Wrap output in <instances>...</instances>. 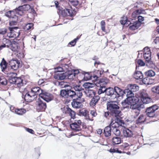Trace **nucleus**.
<instances>
[{"label": "nucleus", "mask_w": 159, "mask_h": 159, "mask_svg": "<svg viewBox=\"0 0 159 159\" xmlns=\"http://www.w3.org/2000/svg\"><path fill=\"white\" fill-rule=\"evenodd\" d=\"M84 89L79 85H74L71 88L61 89L60 95L62 97L67 98H81Z\"/></svg>", "instance_id": "nucleus-1"}, {"label": "nucleus", "mask_w": 159, "mask_h": 159, "mask_svg": "<svg viewBox=\"0 0 159 159\" xmlns=\"http://www.w3.org/2000/svg\"><path fill=\"white\" fill-rule=\"evenodd\" d=\"M99 93H105L106 95L109 96L111 99L116 98L117 100L119 99L120 97H123L122 89L119 87L116 86L114 88L111 87L106 88L103 91L100 90Z\"/></svg>", "instance_id": "nucleus-2"}, {"label": "nucleus", "mask_w": 159, "mask_h": 159, "mask_svg": "<svg viewBox=\"0 0 159 159\" xmlns=\"http://www.w3.org/2000/svg\"><path fill=\"white\" fill-rule=\"evenodd\" d=\"M107 109L110 111V115L116 117H119L121 111L120 110V107L116 101L108 102L107 103Z\"/></svg>", "instance_id": "nucleus-3"}, {"label": "nucleus", "mask_w": 159, "mask_h": 159, "mask_svg": "<svg viewBox=\"0 0 159 159\" xmlns=\"http://www.w3.org/2000/svg\"><path fill=\"white\" fill-rule=\"evenodd\" d=\"M54 3L56 8H58L57 13L59 15H61L65 17L67 16H72L75 15L76 11L75 10H72L71 7L63 9L59 6L57 1H55Z\"/></svg>", "instance_id": "nucleus-4"}, {"label": "nucleus", "mask_w": 159, "mask_h": 159, "mask_svg": "<svg viewBox=\"0 0 159 159\" xmlns=\"http://www.w3.org/2000/svg\"><path fill=\"white\" fill-rule=\"evenodd\" d=\"M127 88V89L124 90L122 89L123 96L125 94L131 97H135L133 92L138 90L139 87L135 84H129L128 85Z\"/></svg>", "instance_id": "nucleus-5"}, {"label": "nucleus", "mask_w": 159, "mask_h": 159, "mask_svg": "<svg viewBox=\"0 0 159 159\" xmlns=\"http://www.w3.org/2000/svg\"><path fill=\"white\" fill-rule=\"evenodd\" d=\"M159 108L157 104L153 105L146 109V115L148 117L156 118L158 116V113L156 111Z\"/></svg>", "instance_id": "nucleus-6"}, {"label": "nucleus", "mask_w": 159, "mask_h": 159, "mask_svg": "<svg viewBox=\"0 0 159 159\" xmlns=\"http://www.w3.org/2000/svg\"><path fill=\"white\" fill-rule=\"evenodd\" d=\"M14 10L9 11L5 13V15L10 19L9 25L11 26L16 25L17 23L18 17Z\"/></svg>", "instance_id": "nucleus-7"}, {"label": "nucleus", "mask_w": 159, "mask_h": 159, "mask_svg": "<svg viewBox=\"0 0 159 159\" xmlns=\"http://www.w3.org/2000/svg\"><path fill=\"white\" fill-rule=\"evenodd\" d=\"M133 102L132 104H130L129 108L133 109L135 110V112H137V116L139 113V111L141 109L143 108L144 107V105L141 103H139V99L137 97H133Z\"/></svg>", "instance_id": "nucleus-8"}, {"label": "nucleus", "mask_w": 159, "mask_h": 159, "mask_svg": "<svg viewBox=\"0 0 159 159\" xmlns=\"http://www.w3.org/2000/svg\"><path fill=\"white\" fill-rule=\"evenodd\" d=\"M30 7V6L29 4H24L19 6L13 10L15 11L16 14L22 16L24 14L26 11L29 10Z\"/></svg>", "instance_id": "nucleus-9"}, {"label": "nucleus", "mask_w": 159, "mask_h": 159, "mask_svg": "<svg viewBox=\"0 0 159 159\" xmlns=\"http://www.w3.org/2000/svg\"><path fill=\"white\" fill-rule=\"evenodd\" d=\"M17 26L9 27V32H7V36L9 38H16L19 36L20 34L19 31H16L18 29Z\"/></svg>", "instance_id": "nucleus-10"}, {"label": "nucleus", "mask_w": 159, "mask_h": 159, "mask_svg": "<svg viewBox=\"0 0 159 159\" xmlns=\"http://www.w3.org/2000/svg\"><path fill=\"white\" fill-rule=\"evenodd\" d=\"M140 96L141 100L143 104H148L150 103L152 101L150 98L145 90H143L140 92Z\"/></svg>", "instance_id": "nucleus-11"}, {"label": "nucleus", "mask_w": 159, "mask_h": 159, "mask_svg": "<svg viewBox=\"0 0 159 159\" xmlns=\"http://www.w3.org/2000/svg\"><path fill=\"white\" fill-rule=\"evenodd\" d=\"M69 98L72 99L71 105L73 107L75 108H80L83 107V105L82 103L84 100L83 99L82 100L80 99L81 98H78L77 97H75V98Z\"/></svg>", "instance_id": "nucleus-12"}, {"label": "nucleus", "mask_w": 159, "mask_h": 159, "mask_svg": "<svg viewBox=\"0 0 159 159\" xmlns=\"http://www.w3.org/2000/svg\"><path fill=\"white\" fill-rule=\"evenodd\" d=\"M127 98L123 100L121 102L122 107L123 109L125 108L129 109L130 104H132L133 99V97H131L126 95Z\"/></svg>", "instance_id": "nucleus-13"}, {"label": "nucleus", "mask_w": 159, "mask_h": 159, "mask_svg": "<svg viewBox=\"0 0 159 159\" xmlns=\"http://www.w3.org/2000/svg\"><path fill=\"white\" fill-rule=\"evenodd\" d=\"M81 123L80 120H75L74 123L70 124V128L75 132L80 131L81 130L80 127Z\"/></svg>", "instance_id": "nucleus-14"}, {"label": "nucleus", "mask_w": 159, "mask_h": 159, "mask_svg": "<svg viewBox=\"0 0 159 159\" xmlns=\"http://www.w3.org/2000/svg\"><path fill=\"white\" fill-rule=\"evenodd\" d=\"M36 109L39 111H44L47 107L46 103L40 98L37 102Z\"/></svg>", "instance_id": "nucleus-15"}, {"label": "nucleus", "mask_w": 159, "mask_h": 159, "mask_svg": "<svg viewBox=\"0 0 159 159\" xmlns=\"http://www.w3.org/2000/svg\"><path fill=\"white\" fill-rule=\"evenodd\" d=\"M22 97L27 102H30L33 100L32 98L27 89H25L22 93Z\"/></svg>", "instance_id": "nucleus-16"}, {"label": "nucleus", "mask_w": 159, "mask_h": 159, "mask_svg": "<svg viewBox=\"0 0 159 159\" xmlns=\"http://www.w3.org/2000/svg\"><path fill=\"white\" fill-rule=\"evenodd\" d=\"M66 72L55 73L54 75V78L57 80H63L67 79Z\"/></svg>", "instance_id": "nucleus-17"}, {"label": "nucleus", "mask_w": 159, "mask_h": 159, "mask_svg": "<svg viewBox=\"0 0 159 159\" xmlns=\"http://www.w3.org/2000/svg\"><path fill=\"white\" fill-rule=\"evenodd\" d=\"M124 137L126 138L131 137L133 135V131L128 128H126L123 130Z\"/></svg>", "instance_id": "nucleus-18"}, {"label": "nucleus", "mask_w": 159, "mask_h": 159, "mask_svg": "<svg viewBox=\"0 0 159 159\" xmlns=\"http://www.w3.org/2000/svg\"><path fill=\"white\" fill-rule=\"evenodd\" d=\"M104 72V71L103 69L101 70H95L94 72V74L93 75V78L95 80H97L98 78L101 77V75Z\"/></svg>", "instance_id": "nucleus-19"}, {"label": "nucleus", "mask_w": 159, "mask_h": 159, "mask_svg": "<svg viewBox=\"0 0 159 159\" xmlns=\"http://www.w3.org/2000/svg\"><path fill=\"white\" fill-rule=\"evenodd\" d=\"M109 80L106 77L101 78L99 80L98 83L99 86H103V85L106 86L109 83Z\"/></svg>", "instance_id": "nucleus-20"}, {"label": "nucleus", "mask_w": 159, "mask_h": 159, "mask_svg": "<svg viewBox=\"0 0 159 159\" xmlns=\"http://www.w3.org/2000/svg\"><path fill=\"white\" fill-rule=\"evenodd\" d=\"M109 126H110L112 129H114L120 128L116 119L114 120L113 119H111V122Z\"/></svg>", "instance_id": "nucleus-21"}, {"label": "nucleus", "mask_w": 159, "mask_h": 159, "mask_svg": "<svg viewBox=\"0 0 159 159\" xmlns=\"http://www.w3.org/2000/svg\"><path fill=\"white\" fill-rule=\"evenodd\" d=\"M111 131L112 129L109 125L106 126L104 129V133L105 136L106 137L110 136L111 134Z\"/></svg>", "instance_id": "nucleus-22"}, {"label": "nucleus", "mask_w": 159, "mask_h": 159, "mask_svg": "<svg viewBox=\"0 0 159 159\" xmlns=\"http://www.w3.org/2000/svg\"><path fill=\"white\" fill-rule=\"evenodd\" d=\"M66 83V82H65L63 81L61 82L57 81L56 82L55 84L58 86H59L61 88H66V87H68L67 88H71V86L67 84Z\"/></svg>", "instance_id": "nucleus-23"}, {"label": "nucleus", "mask_w": 159, "mask_h": 159, "mask_svg": "<svg viewBox=\"0 0 159 159\" xmlns=\"http://www.w3.org/2000/svg\"><path fill=\"white\" fill-rule=\"evenodd\" d=\"M131 25L129 28L130 30H134L138 29L141 25V23L139 22H136V21L134 22L133 24L130 23Z\"/></svg>", "instance_id": "nucleus-24"}, {"label": "nucleus", "mask_w": 159, "mask_h": 159, "mask_svg": "<svg viewBox=\"0 0 159 159\" xmlns=\"http://www.w3.org/2000/svg\"><path fill=\"white\" fill-rule=\"evenodd\" d=\"M134 77L136 80H142L144 76L140 71H136L133 75Z\"/></svg>", "instance_id": "nucleus-25"}, {"label": "nucleus", "mask_w": 159, "mask_h": 159, "mask_svg": "<svg viewBox=\"0 0 159 159\" xmlns=\"http://www.w3.org/2000/svg\"><path fill=\"white\" fill-rule=\"evenodd\" d=\"M81 73L84 75V79L85 80H90L93 77V75H91L90 72H86L84 71H82Z\"/></svg>", "instance_id": "nucleus-26"}, {"label": "nucleus", "mask_w": 159, "mask_h": 159, "mask_svg": "<svg viewBox=\"0 0 159 159\" xmlns=\"http://www.w3.org/2000/svg\"><path fill=\"white\" fill-rule=\"evenodd\" d=\"M112 140L113 145L119 144L121 143V141L120 137L117 136L113 137L112 138Z\"/></svg>", "instance_id": "nucleus-27"}, {"label": "nucleus", "mask_w": 159, "mask_h": 159, "mask_svg": "<svg viewBox=\"0 0 159 159\" xmlns=\"http://www.w3.org/2000/svg\"><path fill=\"white\" fill-rule=\"evenodd\" d=\"M100 99V97L98 96H95L92 99L90 102V105L91 106H94L98 102Z\"/></svg>", "instance_id": "nucleus-28"}, {"label": "nucleus", "mask_w": 159, "mask_h": 159, "mask_svg": "<svg viewBox=\"0 0 159 159\" xmlns=\"http://www.w3.org/2000/svg\"><path fill=\"white\" fill-rule=\"evenodd\" d=\"M14 59H12L10 61V64L11 66V69L14 70H16L19 67L18 66L17 64L14 62Z\"/></svg>", "instance_id": "nucleus-29"}, {"label": "nucleus", "mask_w": 159, "mask_h": 159, "mask_svg": "<svg viewBox=\"0 0 159 159\" xmlns=\"http://www.w3.org/2000/svg\"><path fill=\"white\" fill-rule=\"evenodd\" d=\"M146 66L150 68H155L156 66L151 60L145 61Z\"/></svg>", "instance_id": "nucleus-30"}, {"label": "nucleus", "mask_w": 159, "mask_h": 159, "mask_svg": "<svg viewBox=\"0 0 159 159\" xmlns=\"http://www.w3.org/2000/svg\"><path fill=\"white\" fill-rule=\"evenodd\" d=\"M156 75L155 72L152 70H149L145 72V76L151 77L154 76Z\"/></svg>", "instance_id": "nucleus-31"}, {"label": "nucleus", "mask_w": 159, "mask_h": 159, "mask_svg": "<svg viewBox=\"0 0 159 159\" xmlns=\"http://www.w3.org/2000/svg\"><path fill=\"white\" fill-rule=\"evenodd\" d=\"M67 112L69 114L71 118L74 119L75 118V112L74 111L68 107L67 108Z\"/></svg>", "instance_id": "nucleus-32"}, {"label": "nucleus", "mask_w": 159, "mask_h": 159, "mask_svg": "<svg viewBox=\"0 0 159 159\" xmlns=\"http://www.w3.org/2000/svg\"><path fill=\"white\" fill-rule=\"evenodd\" d=\"M31 89L32 92H34L36 95H39V96L41 92H42V90L38 87L32 88Z\"/></svg>", "instance_id": "nucleus-33"}, {"label": "nucleus", "mask_w": 159, "mask_h": 159, "mask_svg": "<svg viewBox=\"0 0 159 159\" xmlns=\"http://www.w3.org/2000/svg\"><path fill=\"white\" fill-rule=\"evenodd\" d=\"M88 114V112L87 110L82 109L79 110L78 115L80 116H84L85 118H87Z\"/></svg>", "instance_id": "nucleus-34"}, {"label": "nucleus", "mask_w": 159, "mask_h": 159, "mask_svg": "<svg viewBox=\"0 0 159 159\" xmlns=\"http://www.w3.org/2000/svg\"><path fill=\"white\" fill-rule=\"evenodd\" d=\"M145 121V117L143 115H141L136 120V123L139 124L144 123Z\"/></svg>", "instance_id": "nucleus-35"}, {"label": "nucleus", "mask_w": 159, "mask_h": 159, "mask_svg": "<svg viewBox=\"0 0 159 159\" xmlns=\"http://www.w3.org/2000/svg\"><path fill=\"white\" fill-rule=\"evenodd\" d=\"M151 51L143 52V57L145 61L151 60Z\"/></svg>", "instance_id": "nucleus-36"}, {"label": "nucleus", "mask_w": 159, "mask_h": 159, "mask_svg": "<svg viewBox=\"0 0 159 159\" xmlns=\"http://www.w3.org/2000/svg\"><path fill=\"white\" fill-rule=\"evenodd\" d=\"M70 1V3L74 6H77V8H79L81 7V3L79 1Z\"/></svg>", "instance_id": "nucleus-37"}, {"label": "nucleus", "mask_w": 159, "mask_h": 159, "mask_svg": "<svg viewBox=\"0 0 159 159\" xmlns=\"http://www.w3.org/2000/svg\"><path fill=\"white\" fill-rule=\"evenodd\" d=\"M2 71H4L7 66V63L4 59L3 58L2 61L0 64Z\"/></svg>", "instance_id": "nucleus-38"}, {"label": "nucleus", "mask_w": 159, "mask_h": 159, "mask_svg": "<svg viewBox=\"0 0 159 159\" xmlns=\"http://www.w3.org/2000/svg\"><path fill=\"white\" fill-rule=\"evenodd\" d=\"M34 24L33 23H28L24 27V29L25 30H29L33 29Z\"/></svg>", "instance_id": "nucleus-39"}, {"label": "nucleus", "mask_w": 159, "mask_h": 159, "mask_svg": "<svg viewBox=\"0 0 159 159\" xmlns=\"http://www.w3.org/2000/svg\"><path fill=\"white\" fill-rule=\"evenodd\" d=\"M26 112V110L24 109L21 108L15 110V113L18 115H22L25 113Z\"/></svg>", "instance_id": "nucleus-40"}, {"label": "nucleus", "mask_w": 159, "mask_h": 159, "mask_svg": "<svg viewBox=\"0 0 159 159\" xmlns=\"http://www.w3.org/2000/svg\"><path fill=\"white\" fill-rule=\"evenodd\" d=\"M95 84H94L90 83L89 82H86L84 83L83 84V86L86 89H89L92 88L94 87Z\"/></svg>", "instance_id": "nucleus-41"}, {"label": "nucleus", "mask_w": 159, "mask_h": 159, "mask_svg": "<svg viewBox=\"0 0 159 159\" xmlns=\"http://www.w3.org/2000/svg\"><path fill=\"white\" fill-rule=\"evenodd\" d=\"M16 77L14 76H10L8 79V82L11 84H16Z\"/></svg>", "instance_id": "nucleus-42"}, {"label": "nucleus", "mask_w": 159, "mask_h": 159, "mask_svg": "<svg viewBox=\"0 0 159 159\" xmlns=\"http://www.w3.org/2000/svg\"><path fill=\"white\" fill-rule=\"evenodd\" d=\"M112 132H113L114 134L117 136H120L121 134L120 128L112 129Z\"/></svg>", "instance_id": "nucleus-43"}, {"label": "nucleus", "mask_w": 159, "mask_h": 159, "mask_svg": "<svg viewBox=\"0 0 159 159\" xmlns=\"http://www.w3.org/2000/svg\"><path fill=\"white\" fill-rule=\"evenodd\" d=\"M66 73L67 74H66V75H67V79H68L70 80H72L75 77L69 70L66 71Z\"/></svg>", "instance_id": "nucleus-44"}, {"label": "nucleus", "mask_w": 159, "mask_h": 159, "mask_svg": "<svg viewBox=\"0 0 159 159\" xmlns=\"http://www.w3.org/2000/svg\"><path fill=\"white\" fill-rule=\"evenodd\" d=\"M16 84H17V86L18 87L23 85V80L20 77H16Z\"/></svg>", "instance_id": "nucleus-45"}, {"label": "nucleus", "mask_w": 159, "mask_h": 159, "mask_svg": "<svg viewBox=\"0 0 159 159\" xmlns=\"http://www.w3.org/2000/svg\"><path fill=\"white\" fill-rule=\"evenodd\" d=\"M0 83L4 85H6L7 84V80L3 76L0 77Z\"/></svg>", "instance_id": "nucleus-46"}, {"label": "nucleus", "mask_w": 159, "mask_h": 159, "mask_svg": "<svg viewBox=\"0 0 159 159\" xmlns=\"http://www.w3.org/2000/svg\"><path fill=\"white\" fill-rule=\"evenodd\" d=\"M150 79L149 78V77L147 76H144V77L143 78L142 80L143 81V82L145 84H150L149 81V80Z\"/></svg>", "instance_id": "nucleus-47"}, {"label": "nucleus", "mask_w": 159, "mask_h": 159, "mask_svg": "<svg viewBox=\"0 0 159 159\" xmlns=\"http://www.w3.org/2000/svg\"><path fill=\"white\" fill-rule=\"evenodd\" d=\"M14 59V62H15V63L16 64H17V65L19 68H21L22 66V61H21V60H18L17 59Z\"/></svg>", "instance_id": "nucleus-48"}, {"label": "nucleus", "mask_w": 159, "mask_h": 159, "mask_svg": "<svg viewBox=\"0 0 159 159\" xmlns=\"http://www.w3.org/2000/svg\"><path fill=\"white\" fill-rule=\"evenodd\" d=\"M151 90L154 93L159 94V85L155 86L152 87L151 89Z\"/></svg>", "instance_id": "nucleus-49"}, {"label": "nucleus", "mask_w": 159, "mask_h": 159, "mask_svg": "<svg viewBox=\"0 0 159 159\" xmlns=\"http://www.w3.org/2000/svg\"><path fill=\"white\" fill-rule=\"evenodd\" d=\"M79 37H77L74 40L69 42L68 43V45H71V46H74L75 45L77 41L79 40Z\"/></svg>", "instance_id": "nucleus-50"}, {"label": "nucleus", "mask_w": 159, "mask_h": 159, "mask_svg": "<svg viewBox=\"0 0 159 159\" xmlns=\"http://www.w3.org/2000/svg\"><path fill=\"white\" fill-rule=\"evenodd\" d=\"M50 94L47 92H45L43 90H42V92H41L39 94V96L41 98H42V96H44V97H47L48 96H49Z\"/></svg>", "instance_id": "nucleus-51"}, {"label": "nucleus", "mask_w": 159, "mask_h": 159, "mask_svg": "<svg viewBox=\"0 0 159 159\" xmlns=\"http://www.w3.org/2000/svg\"><path fill=\"white\" fill-rule=\"evenodd\" d=\"M116 122H117L118 125H119V126L120 128L121 126H122V125H124L125 124V123L124 121L122 120L119 119L117 118V117H116Z\"/></svg>", "instance_id": "nucleus-52"}, {"label": "nucleus", "mask_w": 159, "mask_h": 159, "mask_svg": "<svg viewBox=\"0 0 159 159\" xmlns=\"http://www.w3.org/2000/svg\"><path fill=\"white\" fill-rule=\"evenodd\" d=\"M35 153V154L38 155V157H39L41 153L40 152V148L39 147H38L35 148L34 149Z\"/></svg>", "instance_id": "nucleus-53"}, {"label": "nucleus", "mask_w": 159, "mask_h": 159, "mask_svg": "<svg viewBox=\"0 0 159 159\" xmlns=\"http://www.w3.org/2000/svg\"><path fill=\"white\" fill-rule=\"evenodd\" d=\"M70 71L75 77L76 75L78 74V73H81V72L78 70L72 69Z\"/></svg>", "instance_id": "nucleus-54"}, {"label": "nucleus", "mask_w": 159, "mask_h": 159, "mask_svg": "<svg viewBox=\"0 0 159 159\" xmlns=\"http://www.w3.org/2000/svg\"><path fill=\"white\" fill-rule=\"evenodd\" d=\"M41 98L44 101L47 102H48L52 100V98L50 97H49V96H48L45 97L43 96H42V98Z\"/></svg>", "instance_id": "nucleus-55"}, {"label": "nucleus", "mask_w": 159, "mask_h": 159, "mask_svg": "<svg viewBox=\"0 0 159 159\" xmlns=\"http://www.w3.org/2000/svg\"><path fill=\"white\" fill-rule=\"evenodd\" d=\"M101 28L103 32L105 31V23L104 20H102L101 22Z\"/></svg>", "instance_id": "nucleus-56"}, {"label": "nucleus", "mask_w": 159, "mask_h": 159, "mask_svg": "<svg viewBox=\"0 0 159 159\" xmlns=\"http://www.w3.org/2000/svg\"><path fill=\"white\" fill-rule=\"evenodd\" d=\"M7 32V30L5 28L0 29V34H1L4 35Z\"/></svg>", "instance_id": "nucleus-57"}, {"label": "nucleus", "mask_w": 159, "mask_h": 159, "mask_svg": "<svg viewBox=\"0 0 159 159\" xmlns=\"http://www.w3.org/2000/svg\"><path fill=\"white\" fill-rule=\"evenodd\" d=\"M55 72L57 73L59 72L60 73H62L63 71V70L62 68L61 67H58L55 69Z\"/></svg>", "instance_id": "nucleus-58"}, {"label": "nucleus", "mask_w": 159, "mask_h": 159, "mask_svg": "<svg viewBox=\"0 0 159 159\" xmlns=\"http://www.w3.org/2000/svg\"><path fill=\"white\" fill-rule=\"evenodd\" d=\"M137 62L138 64L141 66H144L146 64V63H144V62L141 59H139L138 60Z\"/></svg>", "instance_id": "nucleus-59"}, {"label": "nucleus", "mask_w": 159, "mask_h": 159, "mask_svg": "<svg viewBox=\"0 0 159 159\" xmlns=\"http://www.w3.org/2000/svg\"><path fill=\"white\" fill-rule=\"evenodd\" d=\"M142 2L140 1H138L136 2V3L134 4V7L136 8L139 7L142 5Z\"/></svg>", "instance_id": "nucleus-60"}, {"label": "nucleus", "mask_w": 159, "mask_h": 159, "mask_svg": "<svg viewBox=\"0 0 159 159\" xmlns=\"http://www.w3.org/2000/svg\"><path fill=\"white\" fill-rule=\"evenodd\" d=\"M29 93L31 97L32 98L33 100L37 97L36 94L34 92H32V90H31L30 91H29Z\"/></svg>", "instance_id": "nucleus-61"}, {"label": "nucleus", "mask_w": 159, "mask_h": 159, "mask_svg": "<svg viewBox=\"0 0 159 159\" xmlns=\"http://www.w3.org/2000/svg\"><path fill=\"white\" fill-rule=\"evenodd\" d=\"M25 130L29 133L32 134H34V131L33 129L26 127H25Z\"/></svg>", "instance_id": "nucleus-62"}, {"label": "nucleus", "mask_w": 159, "mask_h": 159, "mask_svg": "<svg viewBox=\"0 0 159 159\" xmlns=\"http://www.w3.org/2000/svg\"><path fill=\"white\" fill-rule=\"evenodd\" d=\"M138 21L136 22H139L141 24V22L144 20V17L141 16H138Z\"/></svg>", "instance_id": "nucleus-63"}, {"label": "nucleus", "mask_w": 159, "mask_h": 159, "mask_svg": "<svg viewBox=\"0 0 159 159\" xmlns=\"http://www.w3.org/2000/svg\"><path fill=\"white\" fill-rule=\"evenodd\" d=\"M125 20H120V23L122 25H125L126 23L128 24L127 22L128 21L127 20V18L126 17H125Z\"/></svg>", "instance_id": "nucleus-64"}]
</instances>
